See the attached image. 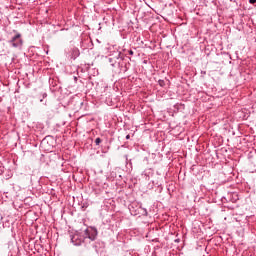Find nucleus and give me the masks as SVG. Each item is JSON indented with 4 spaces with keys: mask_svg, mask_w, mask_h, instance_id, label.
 <instances>
[{
    "mask_svg": "<svg viewBox=\"0 0 256 256\" xmlns=\"http://www.w3.org/2000/svg\"><path fill=\"white\" fill-rule=\"evenodd\" d=\"M71 237V243L75 245L76 247H79V245L83 244V239L79 237V234H74Z\"/></svg>",
    "mask_w": 256,
    "mask_h": 256,
    "instance_id": "4",
    "label": "nucleus"
},
{
    "mask_svg": "<svg viewBox=\"0 0 256 256\" xmlns=\"http://www.w3.org/2000/svg\"><path fill=\"white\" fill-rule=\"evenodd\" d=\"M140 209L142 210V215H144L145 217H147V215H149V213L147 212V208H143L140 206Z\"/></svg>",
    "mask_w": 256,
    "mask_h": 256,
    "instance_id": "5",
    "label": "nucleus"
},
{
    "mask_svg": "<svg viewBox=\"0 0 256 256\" xmlns=\"http://www.w3.org/2000/svg\"><path fill=\"white\" fill-rule=\"evenodd\" d=\"M181 240L180 239H176L175 240V243H179Z\"/></svg>",
    "mask_w": 256,
    "mask_h": 256,
    "instance_id": "14",
    "label": "nucleus"
},
{
    "mask_svg": "<svg viewBox=\"0 0 256 256\" xmlns=\"http://www.w3.org/2000/svg\"><path fill=\"white\" fill-rule=\"evenodd\" d=\"M10 47H13L14 49H21L23 47V39L21 38V33H16L15 36H13L8 41Z\"/></svg>",
    "mask_w": 256,
    "mask_h": 256,
    "instance_id": "1",
    "label": "nucleus"
},
{
    "mask_svg": "<svg viewBox=\"0 0 256 256\" xmlns=\"http://www.w3.org/2000/svg\"><path fill=\"white\" fill-rule=\"evenodd\" d=\"M66 57L69 59H77L79 55H81V52L79 51V48L75 46H70L65 49Z\"/></svg>",
    "mask_w": 256,
    "mask_h": 256,
    "instance_id": "2",
    "label": "nucleus"
},
{
    "mask_svg": "<svg viewBox=\"0 0 256 256\" xmlns=\"http://www.w3.org/2000/svg\"><path fill=\"white\" fill-rule=\"evenodd\" d=\"M101 138H96L95 139V145H101Z\"/></svg>",
    "mask_w": 256,
    "mask_h": 256,
    "instance_id": "7",
    "label": "nucleus"
},
{
    "mask_svg": "<svg viewBox=\"0 0 256 256\" xmlns=\"http://www.w3.org/2000/svg\"><path fill=\"white\" fill-rule=\"evenodd\" d=\"M128 55H134L133 50H128Z\"/></svg>",
    "mask_w": 256,
    "mask_h": 256,
    "instance_id": "9",
    "label": "nucleus"
},
{
    "mask_svg": "<svg viewBox=\"0 0 256 256\" xmlns=\"http://www.w3.org/2000/svg\"><path fill=\"white\" fill-rule=\"evenodd\" d=\"M118 57L123 60V54L119 52Z\"/></svg>",
    "mask_w": 256,
    "mask_h": 256,
    "instance_id": "10",
    "label": "nucleus"
},
{
    "mask_svg": "<svg viewBox=\"0 0 256 256\" xmlns=\"http://www.w3.org/2000/svg\"><path fill=\"white\" fill-rule=\"evenodd\" d=\"M45 97H47V93H44V94H43V99H45Z\"/></svg>",
    "mask_w": 256,
    "mask_h": 256,
    "instance_id": "13",
    "label": "nucleus"
},
{
    "mask_svg": "<svg viewBox=\"0 0 256 256\" xmlns=\"http://www.w3.org/2000/svg\"><path fill=\"white\" fill-rule=\"evenodd\" d=\"M126 139H127V140L131 139V135H129V134L126 135Z\"/></svg>",
    "mask_w": 256,
    "mask_h": 256,
    "instance_id": "12",
    "label": "nucleus"
},
{
    "mask_svg": "<svg viewBox=\"0 0 256 256\" xmlns=\"http://www.w3.org/2000/svg\"><path fill=\"white\" fill-rule=\"evenodd\" d=\"M249 3H250L251 5H255L256 0H249Z\"/></svg>",
    "mask_w": 256,
    "mask_h": 256,
    "instance_id": "8",
    "label": "nucleus"
},
{
    "mask_svg": "<svg viewBox=\"0 0 256 256\" xmlns=\"http://www.w3.org/2000/svg\"><path fill=\"white\" fill-rule=\"evenodd\" d=\"M158 85H160V87H165V80H159Z\"/></svg>",
    "mask_w": 256,
    "mask_h": 256,
    "instance_id": "6",
    "label": "nucleus"
},
{
    "mask_svg": "<svg viewBox=\"0 0 256 256\" xmlns=\"http://www.w3.org/2000/svg\"><path fill=\"white\" fill-rule=\"evenodd\" d=\"M43 99H44V98L40 99V103H43Z\"/></svg>",
    "mask_w": 256,
    "mask_h": 256,
    "instance_id": "15",
    "label": "nucleus"
},
{
    "mask_svg": "<svg viewBox=\"0 0 256 256\" xmlns=\"http://www.w3.org/2000/svg\"><path fill=\"white\" fill-rule=\"evenodd\" d=\"M130 211H131V214H132V215H138L137 212H134V213H133V210H131V209H130Z\"/></svg>",
    "mask_w": 256,
    "mask_h": 256,
    "instance_id": "11",
    "label": "nucleus"
},
{
    "mask_svg": "<svg viewBox=\"0 0 256 256\" xmlns=\"http://www.w3.org/2000/svg\"><path fill=\"white\" fill-rule=\"evenodd\" d=\"M84 235L87 239H90V241H95L97 239V228L89 227L85 230Z\"/></svg>",
    "mask_w": 256,
    "mask_h": 256,
    "instance_id": "3",
    "label": "nucleus"
}]
</instances>
